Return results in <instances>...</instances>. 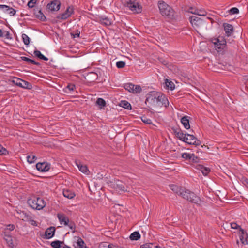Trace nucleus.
Segmentation results:
<instances>
[{
	"mask_svg": "<svg viewBox=\"0 0 248 248\" xmlns=\"http://www.w3.org/2000/svg\"><path fill=\"white\" fill-rule=\"evenodd\" d=\"M145 103H148L154 107L163 106L167 107L169 104L166 96L156 91L150 92L147 94Z\"/></svg>",
	"mask_w": 248,
	"mask_h": 248,
	"instance_id": "obj_1",
	"label": "nucleus"
},
{
	"mask_svg": "<svg viewBox=\"0 0 248 248\" xmlns=\"http://www.w3.org/2000/svg\"><path fill=\"white\" fill-rule=\"evenodd\" d=\"M213 46L218 52H223L226 46V40L222 37L214 38L211 39Z\"/></svg>",
	"mask_w": 248,
	"mask_h": 248,
	"instance_id": "obj_2",
	"label": "nucleus"
},
{
	"mask_svg": "<svg viewBox=\"0 0 248 248\" xmlns=\"http://www.w3.org/2000/svg\"><path fill=\"white\" fill-rule=\"evenodd\" d=\"M180 196L191 202L197 204L201 202L200 197L189 190L184 189L183 192L180 193Z\"/></svg>",
	"mask_w": 248,
	"mask_h": 248,
	"instance_id": "obj_3",
	"label": "nucleus"
},
{
	"mask_svg": "<svg viewBox=\"0 0 248 248\" xmlns=\"http://www.w3.org/2000/svg\"><path fill=\"white\" fill-rule=\"evenodd\" d=\"M29 205L33 209L40 210L46 205L45 201L42 198L33 197L28 200Z\"/></svg>",
	"mask_w": 248,
	"mask_h": 248,
	"instance_id": "obj_4",
	"label": "nucleus"
},
{
	"mask_svg": "<svg viewBox=\"0 0 248 248\" xmlns=\"http://www.w3.org/2000/svg\"><path fill=\"white\" fill-rule=\"evenodd\" d=\"M158 8L161 14L163 16H173V11L172 9L164 2L159 1Z\"/></svg>",
	"mask_w": 248,
	"mask_h": 248,
	"instance_id": "obj_5",
	"label": "nucleus"
},
{
	"mask_svg": "<svg viewBox=\"0 0 248 248\" xmlns=\"http://www.w3.org/2000/svg\"><path fill=\"white\" fill-rule=\"evenodd\" d=\"M126 6L135 13H140L141 12L142 7L136 0H127L126 2Z\"/></svg>",
	"mask_w": 248,
	"mask_h": 248,
	"instance_id": "obj_6",
	"label": "nucleus"
},
{
	"mask_svg": "<svg viewBox=\"0 0 248 248\" xmlns=\"http://www.w3.org/2000/svg\"><path fill=\"white\" fill-rule=\"evenodd\" d=\"M74 13V8L73 6H69L67 7L65 11L59 14L57 16V18L60 20H64L70 17L71 15Z\"/></svg>",
	"mask_w": 248,
	"mask_h": 248,
	"instance_id": "obj_7",
	"label": "nucleus"
},
{
	"mask_svg": "<svg viewBox=\"0 0 248 248\" xmlns=\"http://www.w3.org/2000/svg\"><path fill=\"white\" fill-rule=\"evenodd\" d=\"M190 22L192 27L196 30H197L201 28L204 23L203 21L201 18L196 16H191L190 17Z\"/></svg>",
	"mask_w": 248,
	"mask_h": 248,
	"instance_id": "obj_8",
	"label": "nucleus"
},
{
	"mask_svg": "<svg viewBox=\"0 0 248 248\" xmlns=\"http://www.w3.org/2000/svg\"><path fill=\"white\" fill-rule=\"evenodd\" d=\"M124 88L128 92L133 93H138L141 91V88L140 85H135L131 83L125 84Z\"/></svg>",
	"mask_w": 248,
	"mask_h": 248,
	"instance_id": "obj_9",
	"label": "nucleus"
},
{
	"mask_svg": "<svg viewBox=\"0 0 248 248\" xmlns=\"http://www.w3.org/2000/svg\"><path fill=\"white\" fill-rule=\"evenodd\" d=\"M184 142L190 145L196 146L200 145V141L192 134H186Z\"/></svg>",
	"mask_w": 248,
	"mask_h": 248,
	"instance_id": "obj_10",
	"label": "nucleus"
},
{
	"mask_svg": "<svg viewBox=\"0 0 248 248\" xmlns=\"http://www.w3.org/2000/svg\"><path fill=\"white\" fill-rule=\"evenodd\" d=\"M110 186L118 192L126 191L124 187V183L118 180L111 182Z\"/></svg>",
	"mask_w": 248,
	"mask_h": 248,
	"instance_id": "obj_11",
	"label": "nucleus"
},
{
	"mask_svg": "<svg viewBox=\"0 0 248 248\" xmlns=\"http://www.w3.org/2000/svg\"><path fill=\"white\" fill-rule=\"evenodd\" d=\"M61 2L58 0H54L47 5V8L51 11H58L60 9Z\"/></svg>",
	"mask_w": 248,
	"mask_h": 248,
	"instance_id": "obj_12",
	"label": "nucleus"
},
{
	"mask_svg": "<svg viewBox=\"0 0 248 248\" xmlns=\"http://www.w3.org/2000/svg\"><path fill=\"white\" fill-rule=\"evenodd\" d=\"M50 164L47 162L38 163L36 165V169L40 171L46 172L50 168Z\"/></svg>",
	"mask_w": 248,
	"mask_h": 248,
	"instance_id": "obj_13",
	"label": "nucleus"
},
{
	"mask_svg": "<svg viewBox=\"0 0 248 248\" xmlns=\"http://www.w3.org/2000/svg\"><path fill=\"white\" fill-rule=\"evenodd\" d=\"M239 238L243 244H248V235L246 232L242 228H240L239 230Z\"/></svg>",
	"mask_w": 248,
	"mask_h": 248,
	"instance_id": "obj_14",
	"label": "nucleus"
},
{
	"mask_svg": "<svg viewBox=\"0 0 248 248\" xmlns=\"http://www.w3.org/2000/svg\"><path fill=\"white\" fill-rule=\"evenodd\" d=\"M0 11L5 13L8 14L10 16H13L16 14V10L6 5H0Z\"/></svg>",
	"mask_w": 248,
	"mask_h": 248,
	"instance_id": "obj_15",
	"label": "nucleus"
},
{
	"mask_svg": "<svg viewBox=\"0 0 248 248\" xmlns=\"http://www.w3.org/2000/svg\"><path fill=\"white\" fill-rule=\"evenodd\" d=\"M17 213L19 214L18 217L24 221L28 222L32 217L31 214L30 212H22L20 213L17 212Z\"/></svg>",
	"mask_w": 248,
	"mask_h": 248,
	"instance_id": "obj_16",
	"label": "nucleus"
},
{
	"mask_svg": "<svg viewBox=\"0 0 248 248\" xmlns=\"http://www.w3.org/2000/svg\"><path fill=\"white\" fill-rule=\"evenodd\" d=\"M188 12L194 15H197L199 16H205L207 15V12L204 10L197 9L192 7H190L188 10Z\"/></svg>",
	"mask_w": 248,
	"mask_h": 248,
	"instance_id": "obj_17",
	"label": "nucleus"
},
{
	"mask_svg": "<svg viewBox=\"0 0 248 248\" xmlns=\"http://www.w3.org/2000/svg\"><path fill=\"white\" fill-rule=\"evenodd\" d=\"M16 86L25 89H30L31 87V85L28 82L17 78H16Z\"/></svg>",
	"mask_w": 248,
	"mask_h": 248,
	"instance_id": "obj_18",
	"label": "nucleus"
},
{
	"mask_svg": "<svg viewBox=\"0 0 248 248\" xmlns=\"http://www.w3.org/2000/svg\"><path fill=\"white\" fill-rule=\"evenodd\" d=\"M4 239L9 247L14 248V245L13 243V240L12 236L9 234V232H4Z\"/></svg>",
	"mask_w": 248,
	"mask_h": 248,
	"instance_id": "obj_19",
	"label": "nucleus"
},
{
	"mask_svg": "<svg viewBox=\"0 0 248 248\" xmlns=\"http://www.w3.org/2000/svg\"><path fill=\"white\" fill-rule=\"evenodd\" d=\"M225 34L227 36H230L233 32V27L232 25L228 23H224L223 25Z\"/></svg>",
	"mask_w": 248,
	"mask_h": 248,
	"instance_id": "obj_20",
	"label": "nucleus"
},
{
	"mask_svg": "<svg viewBox=\"0 0 248 248\" xmlns=\"http://www.w3.org/2000/svg\"><path fill=\"white\" fill-rule=\"evenodd\" d=\"M57 217L61 225H63L64 226L68 225V223H69V219L64 214H58Z\"/></svg>",
	"mask_w": 248,
	"mask_h": 248,
	"instance_id": "obj_21",
	"label": "nucleus"
},
{
	"mask_svg": "<svg viewBox=\"0 0 248 248\" xmlns=\"http://www.w3.org/2000/svg\"><path fill=\"white\" fill-rule=\"evenodd\" d=\"M174 133L176 136L181 141L185 139V138L186 134H184L183 131L179 128H176L173 130Z\"/></svg>",
	"mask_w": 248,
	"mask_h": 248,
	"instance_id": "obj_22",
	"label": "nucleus"
},
{
	"mask_svg": "<svg viewBox=\"0 0 248 248\" xmlns=\"http://www.w3.org/2000/svg\"><path fill=\"white\" fill-rule=\"evenodd\" d=\"M55 232V228L54 227H50L47 228L45 232L46 237L47 239L51 238L54 235Z\"/></svg>",
	"mask_w": 248,
	"mask_h": 248,
	"instance_id": "obj_23",
	"label": "nucleus"
},
{
	"mask_svg": "<svg viewBox=\"0 0 248 248\" xmlns=\"http://www.w3.org/2000/svg\"><path fill=\"white\" fill-rule=\"evenodd\" d=\"M170 188L175 193L180 196V193L183 192L184 189L174 184H171L169 186Z\"/></svg>",
	"mask_w": 248,
	"mask_h": 248,
	"instance_id": "obj_24",
	"label": "nucleus"
},
{
	"mask_svg": "<svg viewBox=\"0 0 248 248\" xmlns=\"http://www.w3.org/2000/svg\"><path fill=\"white\" fill-rule=\"evenodd\" d=\"M181 122L186 129H188L190 128L189 121L187 116H183L181 119Z\"/></svg>",
	"mask_w": 248,
	"mask_h": 248,
	"instance_id": "obj_25",
	"label": "nucleus"
},
{
	"mask_svg": "<svg viewBox=\"0 0 248 248\" xmlns=\"http://www.w3.org/2000/svg\"><path fill=\"white\" fill-rule=\"evenodd\" d=\"M198 169L200 170L204 176L207 175L211 171V170L209 168L204 167L203 165H199Z\"/></svg>",
	"mask_w": 248,
	"mask_h": 248,
	"instance_id": "obj_26",
	"label": "nucleus"
},
{
	"mask_svg": "<svg viewBox=\"0 0 248 248\" xmlns=\"http://www.w3.org/2000/svg\"><path fill=\"white\" fill-rule=\"evenodd\" d=\"M63 195L69 199H73L75 196V194L73 192L67 189L63 190Z\"/></svg>",
	"mask_w": 248,
	"mask_h": 248,
	"instance_id": "obj_27",
	"label": "nucleus"
},
{
	"mask_svg": "<svg viewBox=\"0 0 248 248\" xmlns=\"http://www.w3.org/2000/svg\"><path fill=\"white\" fill-rule=\"evenodd\" d=\"M182 157L186 160H194L195 156L193 154L184 153L182 154Z\"/></svg>",
	"mask_w": 248,
	"mask_h": 248,
	"instance_id": "obj_28",
	"label": "nucleus"
},
{
	"mask_svg": "<svg viewBox=\"0 0 248 248\" xmlns=\"http://www.w3.org/2000/svg\"><path fill=\"white\" fill-rule=\"evenodd\" d=\"M76 165L79 170L84 173H87L89 170L86 166L82 164L80 162H76Z\"/></svg>",
	"mask_w": 248,
	"mask_h": 248,
	"instance_id": "obj_29",
	"label": "nucleus"
},
{
	"mask_svg": "<svg viewBox=\"0 0 248 248\" xmlns=\"http://www.w3.org/2000/svg\"><path fill=\"white\" fill-rule=\"evenodd\" d=\"M101 23L106 26H108L111 25V20L107 17L105 16H102L100 19Z\"/></svg>",
	"mask_w": 248,
	"mask_h": 248,
	"instance_id": "obj_30",
	"label": "nucleus"
},
{
	"mask_svg": "<svg viewBox=\"0 0 248 248\" xmlns=\"http://www.w3.org/2000/svg\"><path fill=\"white\" fill-rule=\"evenodd\" d=\"M120 106L128 110H131L132 109L131 104L126 100L121 101L120 103Z\"/></svg>",
	"mask_w": 248,
	"mask_h": 248,
	"instance_id": "obj_31",
	"label": "nucleus"
},
{
	"mask_svg": "<svg viewBox=\"0 0 248 248\" xmlns=\"http://www.w3.org/2000/svg\"><path fill=\"white\" fill-rule=\"evenodd\" d=\"M20 58L22 60L26 61L29 64H32L36 65H39V63L37 62H36L34 60L30 59L28 57L25 56L20 57Z\"/></svg>",
	"mask_w": 248,
	"mask_h": 248,
	"instance_id": "obj_32",
	"label": "nucleus"
},
{
	"mask_svg": "<svg viewBox=\"0 0 248 248\" xmlns=\"http://www.w3.org/2000/svg\"><path fill=\"white\" fill-rule=\"evenodd\" d=\"M165 85L168 89H170L171 90H173L175 89L174 84L169 79H166Z\"/></svg>",
	"mask_w": 248,
	"mask_h": 248,
	"instance_id": "obj_33",
	"label": "nucleus"
},
{
	"mask_svg": "<svg viewBox=\"0 0 248 248\" xmlns=\"http://www.w3.org/2000/svg\"><path fill=\"white\" fill-rule=\"evenodd\" d=\"M140 238V234L138 232H134L130 235V239L131 240H138Z\"/></svg>",
	"mask_w": 248,
	"mask_h": 248,
	"instance_id": "obj_34",
	"label": "nucleus"
},
{
	"mask_svg": "<svg viewBox=\"0 0 248 248\" xmlns=\"http://www.w3.org/2000/svg\"><path fill=\"white\" fill-rule=\"evenodd\" d=\"M75 86L74 84H69L64 89V91L67 93H70L74 91Z\"/></svg>",
	"mask_w": 248,
	"mask_h": 248,
	"instance_id": "obj_35",
	"label": "nucleus"
},
{
	"mask_svg": "<svg viewBox=\"0 0 248 248\" xmlns=\"http://www.w3.org/2000/svg\"><path fill=\"white\" fill-rule=\"evenodd\" d=\"M34 54L36 57H38L39 59L41 60H43L45 61L48 60V58L46 57L44 55H43L41 53V52L39 50H35L34 51Z\"/></svg>",
	"mask_w": 248,
	"mask_h": 248,
	"instance_id": "obj_36",
	"label": "nucleus"
},
{
	"mask_svg": "<svg viewBox=\"0 0 248 248\" xmlns=\"http://www.w3.org/2000/svg\"><path fill=\"white\" fill-rule=\"evenodd\" d=\"M84 242L80 238H78L75 244L76 248H83L84 246Z\"/></svg>",
	"mask_w": 248,
	"mask_h": 248,
	"instance_id": "obj_37",
	"label": "nucleus"
},
{
	"mask_svg": "<svg viewBox=\"0 0 248 248\" xmlns=\"http://www.w3.org/2000/svg\"><path fill=\"white\" fill-rule=\"evenodd\" d=\"M96 104L98 105L101 108H103L106 105V101L101 98H99L96 100Z\"/></svg>",
	"mask_w": 248,
	"mask_h": 248,
	"instance_id": "obj_38",
	"label": "nucleus"
},
{
	"mask_svg": "<svg viewBox=\"0 0 248 248\" xmlns=\"http://www.w3.org/2000/svg\"><path fill=\"white\" fill-rule=\"evenodd\" d=\"M62 242L59 240L53 241L51 243V246L53 248H60Z\"/></svg>",
	"mask_w": 248,
	"mask_h": 248,
	"instance_id": "obj_39",
	"label": "nucleus"
},
{
	"mask_svg": "<svg viewBox=\"0 0 248 248\" xmlns=\"http://www.w3.org/2000/svg\"><path fill=\"white\" fill-rule=\"evenodd\" d=\"M27 159L29 163H32L36 161L37 157L34 155H31L27 156Z\"/></svg>",
	"mask_w": 248,
	"mask_h": 248,
	"instance_id": "obj_40",
	"label": "nucleus"
},
{
	"mask_svg": "<svg viewBox=\"0 0 248 248\" xmlns=\"http://www.w3.org/2000/svg\"><path fill=\"white\" fill-rule=\"evenodd\" d=\"M22 38L25 45H27L30 43V38L27 35L23 34L22 35Z\"/></svg>",
	"mask_w": 248,
	"mask_h": 248,
	"instance_id": "obj_41",
	"label": "nucleus"
},
{
	"mask_svg": "<svg viewBox=\"0 0 248 248\" xmlns=\"http://www.w3.org/2000/svg\"><path fill=\"white\" fill-rule=\"evenodd\" d=\"M141 119L142 121L145 124H150L152 123V120L150 119L147 118L146 116H142L141 117Z\"/></svg>",
	"mask_w": 248,
	"mask_h": 248,
	"instance_id": "obj_42",
	"label": "nucleus"
},
{
	"mask_svg": "<svg viewBox=\"0 0 248 248\" xmlns=\"http://www.w3.org/2000/svg\"><path fill=\"white\" fill-rule=\"evenodd\" d=\"M229 13L231 15L238 14L239 13V9L236 7H233L229 10Z\"/></svg>",
	"mask_w": 248,
	"mask_h": 248,
	"instance_id": "obj_43",
	"label": "nucleus"
},
{
	"mask_svg": "<svg viewBox=\"0 0 248 248\" xmlns=\"http://www.w3.org/2000/svg\"><path fill=\"white\" fill-rule=\"evenodd\" d=\"M125 65V63L124 62L122 61H118L116 62V66L118 68H122L124 67Z\"/></svg>",
	"mask_w": 248,
	"mask_h": 248,
	"instance_id": "obj_44",
	"label": "nucleus"
},
{
	"mask_svg": "<svg viewBox=\"0 0 248 248\" xmlns=\"http://www.w3.org/2000/svg\"><path fill=\"white\" fill-rule=\"evenodd\" d=\"M37 0H30L28 3V6L29 8H33L36 3Z\"/></svg>",
	"mask_w": 248,
	"mask_h": 248,
	"instance_id": "obj_45",
	"label": "nucleus"
},
{
	"mask_svg": "<svg viewBox=\"0 0 248 248\" xmlns=\"http://www.w3.org/2000/svg\"><path fill=\"white\" fill-rule=\"evenodd\" d=\"M36 16L39 18L40 19L42 20H44L46 18V17L45 16H44V15L42 13L41 11V10H39L38 12V13L36 14Z\"/></svg>",
	"mask_w": 248,
	"mask_h": 248,
	"instance_id": "obj_46",
	"label": "nucleus"
},
{
	"mask_svg": "<svg viewBox=\"0 0 248 248\" xmlns=\"http://www.w3.org/2000/svg\"><path fill=\"white\" fill-rule=\"evenodd\" d=\"M14 225H9L7 226L6 228L5 229V232H9V234H10V232L11 231H12L14 229Z\"/></svg>",
	"mask_w": 248,
	"mask_h": 248,
	"instance_id": "obj_47",
	"label": "nucleus"
},
{
	"mask_svg": "<svg viewBox=\"0 0 248 248\" xmlns=\"http://www.w3.org/2000/svg\"><path fill=\"white\" fill-rule=\"evenodd\" d=\"M231 227L232 229H237L239 228L240 229L241 227L239 225H238L235 222H232L230 223Z\"/></svg>",
	"mask_w": 248,
	"mask_h": 248,
	"instance_id": "obj_48",
	"label": "nucleus"
},
{
	"mask_svg": "<svg viewBox=\"0 0 248 248\" xmlns=\"http://www.w3.org/2000/svg\"><path fill=\"white\" fill-rule=\"evenodd\" d=\"M28 222L30 223L31 225L33 226H37V223L36 221L33 219V217L31 218V219H30V220H29Z\"/></svg>",
	"mask_w": 248,
	"mask_h": 248,
	"instance_id": "obj_49",
	"label": "nucleus"
},
{
	"mask_svg": "<svg viewBox=\"0 0 248 248\" xmlns=\"http://www.w3.org/2000/svg\"><path fill=\"white\" fill-rule=\"evenodd\" d=\"M6 150L0 144V155H5L6 153Z\"/></svg>",
	"mask_w": 248,
	"mask_h": 248,
	"instance_id": "obj_50",
	"label": "nucleus"
},
{
	"mask_svg": "<svg viewBox=\"0 0 248 248\" xmlns=\"http://www.w3.org/2000/svg\"><path fill=\"white\" fill-rule=\"evenodd\" d=\"M69 227L71 229L74 230L75 229V225L74 223H70L69 224H68Z\"/></svg>",
	"mask_w": 248,
	"mask_h": 248,
	"instance_id": "obj_51",
	"label": "nucleus"
},
{
	"mask_svg": "<svg viewBox=\"0 0 248 248\" xmlns=\"http://www.w3.org/2000/svg\"><path fill=\"white\" fill-rule=\"evenodd\" d=\"M71 35L73 36V37L74 38H76V37H79V35H80V32L76 33L75 34H72Z\"/></svg>",
	"mask_w": 248,
	"mask_h": 248,
	"instance_id": "obj_52",
	"label": "nucleus"
},
{
	"mask_svg": "<svg viewBox=\"0 0 248 248\" xmlns=\"http://www.w3.org/2000/svg\"><path fill=\"white\" fill-rule=\"evenodd\" d=\"M2 36H3L2 31L1 29H0V37H1Z\"/></svg>",
	"mask_w": 248,
	"mask_h": 248,
	"instance_id": "obj_53",
	"label": "nucleus"
},
{
	"mask_svg": "<svg viewBox=\"0 0 248 248\" xmlns=\"http://www.w3.org/2000/svg\"><path fill=\"white\" fill-rule=\"evenodd\" d=\"M63 248H71V247H69L68 246L65 245L63 247Z\"/></svg>",
	"mask_w": 248,
	"mask_h": 248,
	"instance_id": "obj_54",
	"label": "nucleus"
},
{
	"mask_svg": "<svg viewBox=\"0 0 248 248\" xmlns=\"http://www.w3.org/2000/svg\"><path fill=\"white\" fill-rule=\"evenodd\" d=\"M162 62L164 65H167V62L166 61H164L163 62Z\"/></svg>",
	"mask_w": 248,
	"mask_h": 248,
	"instance_id": "obj_55",
	"label": "nucleus"
},
{
	"mask_svg": "<svg viewBox=\"0 0 248 248\" xmlns=\"http://www.w3.org/2000/svg\"><path fill=\"white\" fill-rule=\"evenodd\" d=\"M108 248H113V246H112V245H109L108 246Z\"/></svg>",
	"mask_w": 248,
	"mask_h": 248,
	"instance_id": "obj_56",
	"label": "nucleus"
},
{
	"mask_svg": "<svg viewBox=\"0 0 248 248\" xmlns=\"http://www.w3.org/2000/svg\"><path fill=\"white\" fill-rule=\"evenodd\" d=\"M155 248H160V246H158V245H157V246H155Z\"/></svg>",
	"mask_w": 248,
	"mask_h": 248,
	"instance_id": "obj_57",
	"label": "nucleus"
},
{
	"mask_svg": "<svg viewBox=\"0 0 248 248\" xmlns=\"http://www.w3.org/2000/svg\"><path fill=\"white\" fill-rule=\"evenodd\" d=\"M93 75H94L96 77H97V75H96L95 74H94V73H92Z\"/></svg>",
	"mask_w": 248,
	"mask_h": 248,
	"instance_id": "obj_58",
	"label": "nucleus"
}]
</instances>
